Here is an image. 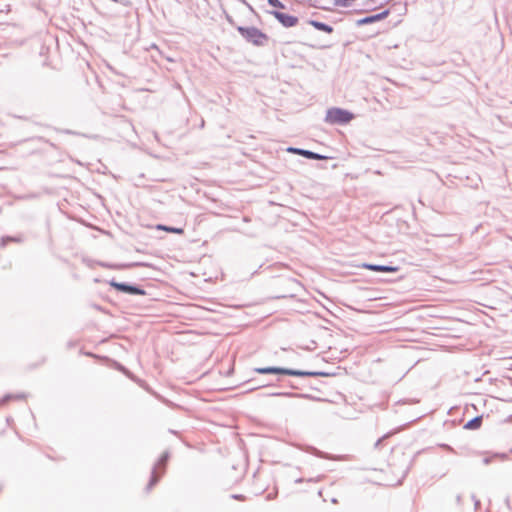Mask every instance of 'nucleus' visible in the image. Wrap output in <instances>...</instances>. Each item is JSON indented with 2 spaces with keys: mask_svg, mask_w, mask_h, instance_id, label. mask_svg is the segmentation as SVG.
<instances>
[{
  "mask_svg": "<svg viewBox=\"0 0 512 512\" xmlns=\"http://www.w3.org/2000/svg\"><path fill=\"white\" fill-rule=\"evenodd\" d=\"M289 386H290L291 388H293V389H296V388H297V386H295V385H293V384H291V383H289Z\"/></svg>",
  "mask_w": 512,
  "mask_h": 512,
  "instance_id": "21",
  "label": "nucleus"
},
{
  "mask_svg": "<svg viewBox=\"0 0 512 512\" xmlns=\"http://www.w3.org/2000/svg\"><path fill=\"white\" fill-rule=\"evenodd\" d=\"M271 14L286 28L294 27L298 23L296 16L288 15L280 11H272Z\"/></svg>",
  "mask_w": 512,
  "mask_h": 512,
  "instance_id": "6",
  "label": "nucleus"
},
{
  "mask_svg": "<svg viewBox=\"0 0 512 512\" xmlns=\"http://www.w3.org/2000/svg\"><path fill=\"white\" fill-rule=\"evenodd\" d=\"M232 498H234V499H243L244 497L242 495H232Z\"/></svg>",
  "mask_w": 512,
  "mask_h": 512,
  "instance_id": "19",
  "label": "nucleus"
},
{
  "mask_svg": "<svg viewBox=\"0 0 512 512\" xmlns=\"http://www.w3.org/2000/svg\"><path fill=\"white\" fill-rule=\"evenodd\" d=\"M389 14H390V11L387 9L378 14H374V15H370V16L361 18V19L357 20L356 24L358 26H363V25L371 24V23H374L377 21H381V20L385 19Z\"/></svg>",
  "mask_w": 512,
  "mask_h": 512,
  "instance_id": "7",
  "label": "nucleus"
},
{
  "mask_svg": "<svg viewBox=\"0 0 512 512\" xmlns=\"http://www.w3.org/2000/svg\"><path fill=\"white\" fill-rule=\"evenodd\" d=\"M272 395L273 396H286L288 394L287 393H273Z\"/></svg>",
  "mask_w": 512,
  "mask_h": 512,
  "instance_id": "18",
  "label": "nucleus"
},
{
  "mask_svg": "<svg viewBox=\"0 0 512 512\" xmlns=\"http://www.w3.org/2000/svg\"><path fill=\"white\" fill-rule=\"evenodd\" d=\"M308 23L313 26L315 29L319 30V31H323V32H326V33H332L333 32V27L326 24V23H323V22H320V21H317V20H309Z\"/></svg>",
  "mask_w": 512,
  "mask_h": 512,
  "instance_id": "10",
  "label": "nucleus"
},
{
  "mask_svg": "<svg viewBox=\"0 0 512 512\" xmlns=\"http://www.w3.org/2000/svg\"><path fill=\"white\" fill-rule=\"evenodd\" d=\"M254 371L259 374H281V375L298 376V377H317V376H326L327 375L324 372L302 371V370L281 368V367H261V368H255Z\"/></svg>",
  "mask_w": 512,
  "mask_h": 512,
  "instance_id": "1",
  "label": "nucleus"
},
{
  "mask_svg": "<svg viewBox=\"0 0 512 512\" xmlns=\"http://www.w3.org/2000/svg\"><path fill=\"white\" fill-rule=\"evenodd\" d=\"M288 151L289 152H292V153H295V154H298V155H301L307 159H314V160H323V159H327L326 156L324 155H321V154H318V153H315L313 151H310V150H305V149H301V148H288Z\"/></svg>",
  "mask_w": 512,
  "mask_h": 512,
  "instance_id": "8",
  "label": "nucleus"
},
{
  "mask_svg": "<svg viewBox=\"0 0 512 512\" xmlns=\"http://www.w3.org/2000/svg\"><path fill=\"white\" fill-rule=\"evenodd\" d=\"M457 502H458V503H460V502H461V496H460V495H458V496H457Z\"/></svg>",
  "mask_w": 512,
  "mask_h": 512,
  "instance_id": "22",
  "label": "nucleus"
},
{
  "mask_svg": "<svg viewBox=\"0 0 512 512\" xmlns=\"http://www.w3.org/2000/svg\"><path fill=\"white\" fill-rule=\"evenodd\" d=\"M23 237L21 235L17 236V237H10V236H7V237H3L2 238V244L5 245L7 242L9 241H12V242H17V243H21L23 241Z\"/></svg>",
  "mask_w": 512,
  "mask_h": 512,
  "instance_id": "14",
  "label": "nucleus"
},
{
  "mask_svg": "<svg viewBox=\"0 0 512 512\" xmlns=\"http://www.w3.org/2000/svg\"><path fill=\"white\" fill-rule=\"evenodd\" d=\"M482 424V416H476L470 419L465 425L464 428L468 430H476L481 427Z\"/></svg>",
  "mask_w": 512,
  "mask_h": 512,
  "instance_id": "11",
  "label": "nucleus"
},
{
  "mask_svg": "<svg viewBox=\"0 0 512 512\" xmlns=\"http://www.w3.org/2000/svg\"><path fill=\"white\" fill-rule=\"evenodd\" d=\"M24 398H25V395H24V394H7V395H5V396L0 400V404H4V403H6L7 401L12 400V399L19 400V399H24Z\"/></svg>",
  "mask_w": 512,
  "mask_h": 512,
  "instance_id": "13",
  "label": "nucleus"
},
{
  "mask_svg": "<svg viewBox=\"0 0 512 512\" xmlns=\"http://www.w3.org/2000/svg\"><path fill=\"white\" fill-rule=\"evenodd\" d=\"M237 30L246 41H248L254 45H257V46L264 45L268 40V36L254 26H251V27L239 26L237 28Z\"/></svg>",
  "mask_w": 512,
  "mask_h": 512,
  "instance_id": "2",
  "label": "nucleus"
},
{
  "mask_svg": "<svg viewBox=\"0 0 512 512\" xmlns=\"http://www.w3.org/2000/svg\"><path fill=\"white\" fill-rule=\"evenodd\" d=\"M267 1H268L269 5H271L275 8H280V9L285 8L284 4L279 0H267Z\"/></svg>",
  "mask_w": 512,
  "mask_h": 512,
  "instance_id": "15",
  "label": "nucleus"
},
{
  "mask_svg": "<svg viewBox=\"0 0 512 512\" xmlns=\"http://www.w3.org/2000/svg\"><path fill=\"white\" fill-rule=\"evenodd\" d=\"M473 499H474V505L476 506V508L480 505V502L479 500L475 499V497L473 496Z\"/></svg>",
  "mask_w": 512,
  "mask_h": 512,
  "instance_id": "20",
  "label": "nucleus"
},
{
  "mask_svg": "<svg viewBox=\"0 0 512 512\" xmlns=\"http://www.w3.org/2000/svg\"><path fill=\"white\" fill-rule=\"evenodd\" d=\"M110 285L113 288H115L116 290L123 292V293L131 294V295H145L146 294V292L141 287L136 286V285H131L128 283H121V282H117L115 280H112L110 282Z\"/></svg>",
  "mask_w": 512,
  "mask_h": 512,
  "instance_id": "5",
  "label": "nucleus"
},
{
  "mask_svg": "<svg viewBox=\"0 0 512 512\" xmlns=\"http://www.w3.org/2000/svg\"><path fill=\"white\" fill-rule=\"evenodd\" d=\"M168 459H169V453L164 452L162 454V456L160 457L158 463L154 466V468L152 470L151 479L146 486L147 491H150L153 488V486L156 485V483L159 481L161 476L163 475Z\"/></svg>",
  "mask_w": 512,
  "mask_h": 512,
  "instance_id": "4",
  "label": "nucleus"
},
{
  "mask_svg": "<svg viewBox=\"0 0 512 512\" xmlns=\"http://www.w3.org/2000/svg\"><path fill=\"white\" fill-rule=\"evenodd\" d=\"M156 229L174 233V234H183L184 233V229H182V228L171 227V226H166V225H162V224L156 225Z\"/></svg>",
  "mask_w": 512,
  "mask_h": 512,
  "instance_id": "12",
  "label": "nucleus"
},
{
  "mask_svg": "<svg viewBox=\"0 0 512 512\" xmlns=\"http://www.w3.org/2000/svg\"><path fill=\"white\" fill-rule=\"evenodd\" d=\"M388 436H389V435H388V434H386V435H384L382 438L378 439V440L376 441L375 445H374V446H375V448H379V447L381 446L382 442L384 441V439H385V438H387Z\"/></svg>",
  "mask_w": 512,
  "mask_h": 512,
  "instance_id": "16",
  "label": "nucleus"
},
{
  "mask_svg": "<svg viewBox=\"0 0 512 512\" xmlns=\"http://www.w3.org/2000/svg\"><path fill=\"white\" fill-rule=\"evenodd\" d=\"M362 267L375 272H397L399 270V267L397 266L377 265L369 263H364Z\"/></svg>",
  "mask_w": 512,
  "mask_h": 512,
  "instance_id": "9",
  "label": "nucleus"
},
{
  "mask_svg": "<svg viewBox=\"0 0 512 512\" xmlns=\"http://www.w3.org/2000/svg\"><path fill=\"white\" fill-rule=\"evenodd\" d=\"M314 454H315L316 456L326 458L322 452H320V451H318V450H316V449H314Z\"/></svg>",
  "mask_w": 512,
  "mask_h": 512,
  "instance_id": "17",
  "label": "nucleus"
},
{
  "mask_svg": "<svg viewBox=\"0 0 512 512\" xmlns=\"http://www.w3.org/2000/svg\"><path fill=\"white\" fill-rule=\"evenodd\" d=\"M353 118L354 115L350 111L333 107L327 110L325 122L329 124L344 125L349 123Z\"/></svg>",
  "mask_w": 512,
  "mask_h": 512,
  "instance_id": "3",
  "label": "nucleus"
}]
</instances>
